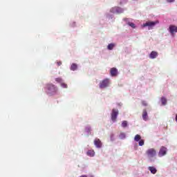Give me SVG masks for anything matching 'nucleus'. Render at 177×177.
Masks as SVG:
<instances>
[{"label":"nucleus","mask_w":177,"mask_h":177,"mask_svg":"<svg viewBox=\"0 0 177 177\" xmlns=\"http://www.w3.org/2000/svg\"><path fill=\"white\" fill-rule=\"evenodd\" d=\"M46 89H47V93L50 95H55L57 92V87L52 84H48L46 86Z\"/></svg>","instance_id":"nucleus-1"},{"label":"nucleus","mask_w":177,"mask_h":177,"mask_svg":"<svg viewBox=\"0 0 177 177\" xmlns=\"http://www.w3.org/2000/svg\"><path fill=\"white\" fill-rule=\"evenodd\" d=\"M145 154H147L148 158H153L157 155V151L153 148H151L146 151Z\"/></svg>","instance_id":"nucleus-2"},{"label":"nucleus","mask_w":177,"mask_h":177,"mask_svg":"<svg viewBox=\"0 0 177 177\" xmlns=\"http://www.w3.org/2000/svg\"><path fill=\"white\" fill-rule=\"evenodd\" d=\"M156 24H158V21H147L145 24H142V27H149V30H151L153 29V27L156 26Z\"/></svg>","instance_id":"nucleus-3"},{"label":"nucleus","mask_w":177,"mask_h":177,"mask_svg":"<svg viewBox=\"0 0 177 177\" xmlns=\"http://www.w3.org/2000/svg\"><path fill=\"white\" fill-rule=\"evenodd\" d=\"M110 84V81L109 79H104L100 83V88L101 89H104V88H107L109 86V84Z\"/></svg>","instance_id":"nucleus-4"},{"label":"nucleus","mask_w":177,"mask_h":177,"mask_svg":"<svg viewBox=\"0 0 177 177\" xmlns=\"http://www.w3.org/2000/svg\"><path fill=\"white\" fill-rule=\"evenodd\" d=\"M111 120L113 122H115L117 120V116L118 115V109H113L111 112Z\"/></svg>","instance_id":"nucleus-5"},{"label":"nucleus","mask_w":177,"mask_h":177,"mask_svg":"<svg viewBox=\"0 0 177 177\" xmlns=\"http://www.w3.org/2000/svg\"><path fill=\"white\" fill-rule=\"evenodd\" d=\"M167 147H161L158 152V156L160 157H163V156H165V154H167Z\"/></svg>","instance_id":"nucleus-6"},{"label":"nucleus","mask_w":177,"mask_h":177,"mask_svg":"<svg viewBox=\"0 0 177 177\" xmlns=\"http://www.w3.org/2000/svg\"><path fill=\"white\" fill-rule=\"evenodd\" d=\"M169 31L171 35H174L175 32H177V26L175 25H170L169 27Z\"/></svg>","instance_id":"nucleus-7"},{"label":"nucleus","mask_w":177,"mask_h":177,"mask_svg":"<svg viewBox=\"0 0 177 177\" xmlns=\"http://www.w3.org/2000/svg\"><path fill=\"white\" fill-rule=\"evenodd\" d=\"M94 145L97 149H100L102 147V141H100V139L95 138L94 140Z\"/></svg>","instance_id":"nucleus-8"},{"label":"nucleus","mask_w":177,"mask_h":177,"mask_svg":"<svg viewBox=\"0 0 177 177\" xmlns=\"http://www.w3.org/2000/svg\"><path fill=\"white\" fill-rule=\"evenodd\" d=\"M110 73L111 77H117V75L118 74V70H117L116 68H111Z\"/></svg>","instance_id":"nucleus-9"},{"label":"nucleus","mask_w":177,"mask_h":177,"mask_svg":"<svg viewBox=\"0 0 177 177\" xmlns=\"http://www.w3.org/2000/svg\"><path fill=\"white\" fill-rule=\"evenodd\" d=\"M149 171H150L151 174H153V175H156V174H157V169H156V167H148Z\"/></svg>","instance_id":"nucleus-10"},{"label":"nucleus","mask_w":177,"mask_h":177,"mask_svg":"<svg viewBox=\"0 0 177 177\" xmlns=\"http://www.w3.org/2000/svg\"><path fill=\"white\" fill-rule=\"evenodd\" d=\"M157 56H158V53L156 51H152L149 55L150 59H156Z\"/></svg>","instance_id":"nucleus-11"},{"label":"nucleus","mask_w":177,"mask_h":177,"mask_svg":"<svg viewBox=\"0 0 177 177\" xmlns=\"http://www.w3.org/2000/svg\"><path fill=\"white\" fill-rule=\"evenodd\" d=\"M142 118L144 121H147V111L146 109L142 111Z\"/></svg>","instance_id":"nucleus-12"},{"label":"nucleus","mask_w":177,"mask_h":177,"mask_svg":"<svg viewBox=\"0 0 177 177\" xmlns=\"http://www.w3.org/2000/svg\"><path fill=\"white\" fill-rule=\"evenodd\" d=\"M86 154L89 157H93L95 156V151L93 149H90L87 151Z\"/></svg>","instance_id":"nucleus-13"},{"label":"nucleus","mask_w":177,"mask_h":177,"mask_svg":"<svg viewBox=\"0 0 177 177\" xmlns=\"http://www.w3.org/2000/svg\"><path fill=\"white\" fill-rule=\"evenodd\" d=\"M142 140V136H140V135L137 134L134 137V140L135 142H139Z\"/></svg>","instance_id":"nucleus-14"},{"label":"nucleus","mask_w":177,"mask_h":177,"mask_svg":"<svg viewBox=\"0 0 177 177\" xmlns=\"http://www.w3.org/2000/svg\"><path fill=\"white\" fill-rule=\"evenodd\" d=\"M114 46H115V44H109L107 46V49L109 50H113V49L114 48Z\"/></svg>","instance_id":"nucleus-15"},{"label":"nucleus","mask_w":177,"mask_h":177,"mask_svg":"<svg viewBox=\"0 0 177 177\" xmlns=\"http://www.w3.org/2000/svg\"><path fill=\"white\" fill-rule=\"evenodd\" d=\"M77 68V66L75 64H73L71 66V70H72V71H75Z\"/></svg>","instance_id":"nucleus-16"},{"label":"nucleus","mask_w":177,"mask_h":177,"mask_svg":"<svg viewBox=\"0 0 177 177\" xmlns=\"http://www.w3.org/2000/svg\"><path fill=\"white\" fill-rule=\"evenodd\" d=\"M161 102H162V104L163 105V106H165V104H167V98H165V97H162L161 98Z\"/></svg>","instance_id":"nucleus-17"},{"label":"nucleus","mask_w":177,"mask_h":177,"mask_svg":"<svg viewBox=\"0 0 177 177\" xmlns=\"http://www.w3.org/2000/svg\"><path fill=\"white\" fill-rule=\"evenodd\" d=\"M120 139H125L126 135L125 133H120L119 135Z\"/></svg>","instance_id":"nucleus-18"},{"label":"nucleus","mask_w":177,"mask_h":177,"mask_svg":"<svg viewBox=\"0 0 177 177\" xmlns=\"http://www.w3.org/2000/svg\"><path fill=\"white\" fill-rule=\"evenodd\" d=\"M127 126H128V122L127 121L124 120L122 122V127L123 128H127Z\"/></svg>","instance_id":"nucleus-19"},{"label":"nucleus","mask_w":177,"mask_h":177,"mask_svg":"<svg viewBox=\"0 0 177 177\" xmlns=\"http://www.w3.org/2000/svg\"><path fill=\"white\" fill-rule=\"evenodd\" d=\"M128 26H130V27H131V28H136V26H135V24L132 23V22H128L127 23Z\"/></svg>","instance_id":"nucleus-20"},{"label":"nucleus","mask_w":177,"mask_h":177,"mask_svg":"<svg viewBox=\"0 0 177 177\" xmlns=\"http://www.w3.org/2000/svg\"><path fill=\"white\" fill-rule=\"evenodd\" d=\"M139 146H143L145 145V140H140L138 142Z\"/></svg>","instance_id":"nucleus-21"},{"label":"nucleus","mask_w":177,"mask_h":177,"mask_svg":"<svg viewBox=\"0 0 177 177\" xmlns=\"http://www.w3.org/2000/svg\"><path fill=\"white\" fill-rule=\"evenodd\" d=\"M55 81H56V82L62 83L63 80L62 79V77H57L55 79Z\"/></svg>","instance_id":"nucleus-22"},{"label":"nucleus","mask_w":177,"mask_h":177,"mask_svg":"<svg viewBox=\"0 0 177 177\" xmlns=\"http://www.w3.org/2000/svg\"><path fill=\"white\" fill-rule=\"evenodd\" d=\"M61 86H62V88H67V84H66V83L62 82V83H61Z\"/></svg>","instance_id":"nucleus-23"},{"label":"nucleus","mask_w":177,"mask_h":177,"mask_svg":"<svg viewBox=\"0 0 177 177\" xmlns=\"http://www.w3.org/2000/svg\"><path fill=\"white\" fill-rule=\"evenodd\" d=\"M142 106H147V102H146V101H142Z\"/></svg>","instance_id":"nucleus-24"},{"label":"nucleus","mask_w":177,"mask_h":177,"mask_svg":"<svg viewBox=\"0 0 177 177\" xmlns=\"http://www.w3.org/2000/svg\"><path fill=\"white\" fill-rule=\"evenodd\" d=\"M167 2L171 3L172 2H175V0H167Z\"/></svg>","instance_id":"nucleus-25"},{"label":"nucleus","mask_w":177,"mask_h":177,"mask_svg":"<svg viewBox=\"0 0 177 177\" xmlns=\"http://www.w3.org/2000/svg\"><path fill=\"white\" fill-rule=\"evenodd\" d=\"M57 66H62V62H57Z\"/></svg>","instance_id":"nucleus-26"},{"label":"nucleus","mask_w":177,"mask_h":177,"mask_svg":"<svg viewBox=\"0 0 177 177\" xmlns=\"http://www.w3.org/2000/svg\"><path fill=\"white\" fill-rule=\"evenodd\" d=\"M124 20H128V19H124Z\"/></svg>","instance_id":"nucleus-27"},{"label":"nucleus","mask_w":177,"mask_h":177,"mask_svg":"<svg viewBox=\"0 0 177 177\" xmlns=\"http://www.w3.org/2000/svg\"><path fill=\"white\" fill-rule=\"evenodd\" d=\"M117 9H120V8H117Z\"/></svg>","instance_id":"nucleus-28"}]
</instances>
